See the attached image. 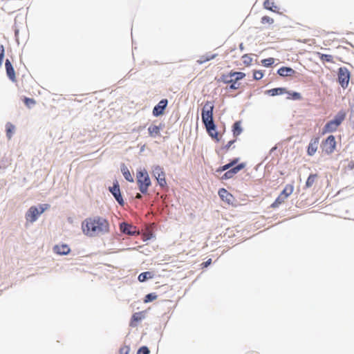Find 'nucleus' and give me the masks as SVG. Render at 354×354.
<instances>
[{"mask_svg":"<svg viewBox=\"0 0 354 354\" xmlns=\"http://www.w3.org/2000/svg\"><path fill=\"white\" fill-rule=\"evenodd\" d=\"M82 228L84 234L92 237L107 233L109 225L105 218L95 216L86 219L82 224Z\"/></svg>","mask_w":354,"mask_h":354,"instance_id":"1","label":"nucleus"},{"mask_svg":"<svg viewBox=\"0 0 354 354\" xmlns=\"http://www.w3.org/2000/svg\"><path fill=\"white\" fill-rule=\"evenodd\" d=\"M213 104L210 102H207L203 108L201 118L209 136L212 138H217L218 133L213 119Z\"/></svg>","mask_w":354,"mask_h":354,"instance_id":"2","label":"nucleus"},{"mask_svg":"<svg viewBox=\"0 0 354 354\" xmlns=\"http://www.w3.org/2000/svg\"><path fill=\"white\" fill-rule=\"evenodd\" d=\"M137 183L142 194H147L148 187L151 185V180L145 169L140 170L137 174Z\"/></svg>","mask_w":354,"mask_h":354,"instance_id":"3","label":"nucleus"},{"mask_svg":"<svg viewBox=\"0 0 354 354\" xmlns=\"http://www.w3.org/2000/svg\"><path fill=\"white\" fill-rule=\"evenodd\" d=\"M45 209L46 208L41 206L39 209L35 206L30 207L26 214V221L30 223L35 222L37 220L38 216L41 214L45 211Z\"/></svg>","mask_w":354,"mask_h":354,"instance_id":"4","label":"nucleus"},{"mask_svg":"<svg viewBox=\"0 0 354 354\" xmlns=\"http://www.w3.org/2000/svg\"><path fill=\"white\" fill-rule=\"evenodd\" d=\"M350 80V73L345 67H341L338 71V80L339 84L345 88L348 86Z\"/></svg>","mask_w":354,"mask_h":354,"instance_id":"5","label":"nucleus"},{"mask_svg":"<svg viewBox=\"0 0 354 354\" xmlns=\"http://www.w3.org/2000/svg\"><path fill=\"white\" fill-rule=\"evenodd\" d=\"M336 145L335 138L333 136H329L322 143V149L326 153H331Z\"/></svg>","mask_w":354,"mask_h":354,"instance_id":"6","label":"nucleus"},{"mask_svg":"<svg viewBox=\"0 0 354 354\" xmlns=\"http://www.w3.org/2000/svg\"><path fill=\"white\" fill-rule=\"evenodd\" d=\"M109 192L112 194L115 201L120 205H123L124 204V200L121 195L120 186L118 185V181L113 183V185L109 188Z\"/></svg>","mask_w":354,"mask_h":354,"instance_id":"7","label":"nucleus"},{"mask_svg":"<svg viewBox=\"0 0 354 354\" xmlns=\"http://www.w3.org/2000/svg\"><path fill=\"white\" fill-rule=\"evenodd\" d=\"M245 166V163L242 162L231 168L223 175L222 179L226 180L232 178L236 174H237L239 171L243 169Z\"/></svg>","mask_w":354,"mask_h":354,"instance_id":"8","label":"nucleus"},{"mask_svg":"<svg viewBox=\"0 0 354 354\" xmlns=\"http://www.w3.org/2000/svg\"><path fill=\"white\" fill-rule=\"evenodd\" d=\"M167 104L168 100L167 99L161 100L159 103L154 106L153 109V115L156 117L162 115L167 107Z\"/></svg>","mask_w":354,"mask_h":354,"instance_id":"9","label":"nucleus"},{"mask_svg":"<svg viewBox=\"0 0 354 354\" xmlns=\"http://www.w3.org/2000/svg\"><path fill=\"white\" fill-rule=\"evenodd\" d=\"M53 250L55 253L59 255H66L71 252L69 246L66 244L56 245Z\"/></svg>","mask_w":354,"mask_h":354,"instance_id":"10","label":"nucleus"},{"mask_svg":"<svg viewBox=\"0 0 354 354\" xmlns=\"http://www.w3.org/2000/svg\"><path fill=\"white\" fill-rule=\"evenodd\" d=\"M5 67H6V74H7L8 77H9V79L10 80H12V82H15V79H16L15 69L12 66V63L10 62V61L8 59H7L6 60Z\"/></svg>","mask_w":354,"mask_h":354,"instance_id":"11","label":"nucleus"},{"mask_svg":"<svg viewBox=\"0 0 354 354\" xmlns=\"http://www.w3.org/2000/svg\"><path fill=\"white\" fill-rule=\"evenodd\" d=\"M135 229L136 227L134 226L127 223L123 222L120 223V230L124 234L133 235L136 233Z\"/></svg>","mask_w":354,"mask_h":354,"instance_id":"12","label":"nucleus"},{"mask_svg":"<svg viewBox=\"0 0 354 354\" xmlns=\"http://www.w3.org/2000/svg\"><path fill=\"white\" fill-rule=\"evenodd\" d=\"M277 73L281 77L292 76L295 73V71L290 67L283 66L278 70Z\"/></svg>","mask_w":354,"mask_h":354,"instance_id":"13","label":"nucleus"},{"mask_svg":"<svg viewBox=\"0 0 354 354\" xmlns=\"http://www.w3.org/2000/svg\"><path fill=\"white\" fill-rule=\"evenodd\" d=\"M218 194L223 201L230 203L232 199V195L230 194L226 189L222 188L218 191Z\"/></svg>","mask_w":354,"mask_h":354,"instance_id":"14","label":"nucleus"},{"mask_svg":"<svg viewBox=\"0 0 354 354\" xmlns=\"http://www.w3.org/2000/svg\"><path fill=\"white\" fill-rule=\"evenodd\" d=\"M319 141L317 139H315L314 140H311L308 147V154L309 156H313L315 154L317 149Z\"/></svg>","mask_w":354,"mask_h":354,"instance_id":"15","label":"nucleus"},{"mask_svg":"<svg viewBox=\"0 0 354 354\" xmlns=\"http://www.w3.org/2000/svg\"><path fill=\"white\" fill-rule=\"evenodd\" d=\"M346 112L344 111H340L335 116L334 119L332 120L333 123H335L337 126H339L342 121L345 119Z\"/></svg>","mask_w":354,"mask_h":354,"instance_id":"16","label":"nucleus"},{"mask_svg":"<svg viewBox=\"0 0 354 354\" xmlns=\"http://www.w3.org/2000/svg\"><path fill=\"white\" fill-rule=\"evenodd\" d=\"M266 93L271 96H275L286 93V90L285 88H275L266 91Z\"/></svg>","mask_w":354,"mask_h":354,"instance_id":"17","label":"nucleus"},{"mask_svg":"<svg viewBox=\"0 0 354 354\" xmlns=\"http://www.w3.org/2000/svg\"><path fill=\"white\" fill-rule=\"evenodd\" d=\"M121 171L124 177V178L129 182H133V178L131 176L129 170L125 166V165L122 164L121 165Z\"/></svg>","mask_w":354,"mask_h":354,"instance_id":"18","label":"nucleus"},{"mask_svg":"<svg viewBox=\"0 0 354 354\" xmlns=\"http://www.w3.org/2000/svg\"><path fill=\"white\" fill-rule=\"evenodd\" d=\"M6 136L8 138V140L11 139V138L13 136V133L15 130V127L10 122H8L6 124Z\"/></svg>","mask_w":354,"mask_h":354,"instance_id":"19","label":"nucleus"},{"mask_svg":"<svg viewBox=\"0 0 354 354\" xmlns=\"http://www.w3.org/2000/svg\"><path fill=\"white\" fill-rule=\"evenodd\" d=\"M338 126H337L332 120L329 121L326 124L324 128V132H333L337 129Z\"/></svg>","mask_w":354,"mask_h":354,"instance_id":"20","label":"nucleus"},{"mask_svg":"<svg viewBox=\"0 0 354 354\" xmlns=\"http://www.w3.org/2000/svg\"><path fill=\"white\" fill-rule=\"evenodd\" d=\"M160 128L156 125H150L148 128L149 133L152 137H156L160 133Z\"/></svg>","mask_w":354,"mask_h":354,"instance_id":"21","label":"nucleus"},{"mask_svg":"<svg viewBox=\"0 0 354 354\" xmlns=\"http://www.w3.org/2000/svg\"><path fill=\"white\" fill-rule=\"evenodd\" d=\"M294 187L292 185H287L280 194L287 198L293 192Z\"/></svg>","mask_w":354,"mask_h":354,"instance_id":"22","label":"nucleus"},{"mask_svg":"<svg viewBox=\"0 0 354 354\" xmlns=\"http://www.w3.org/2000/svg\"><path fill=\"white\" fill-rule=\"evenodd\" d=\"M153 274L151 272H144L139 274L138 280L140 282H144L149 279H151L153 277Z\"/></svg>","mask_w":354,"mask_h":354,"instance_id":"23","label":"nucleus"},{"mask_svg":"<svg viewBox=\"0 0 354 354\" xmlns=\"http://www.w3.org/2000/svg\"><path fill=\"white\" fill-rule=\"evenodd\" d=\"M216 56H217V54H212V55L207 54L204 56H202L201 58L197 61V62L199 64H202L205 63V62H207V61L214 59Z\"/></svg>","mask_w":354,"mask_h":354,"instance_id":"24","label":"nucleus"},{"mask_svg":"<svg viewBox=\"0 0 354 354\" xmlns=\"http://www.w3.org/2000/svg\"><path fill=\"white\" fill-rule=\"evenodd\" d=\"M233 134L234 136L240 135L242 132V128L241 127V122L237 121L233 124Z\"/></svg>","mask_w":354,"mask_h":354,"instance_id":"25","label":"nucleus"},{"mask_svg":"<svg viewBox=\"0 0 354 354\" xmlns=\"http://www.w3.org/2000/svg\"><path fill=\"white\" fill-rule=\"evenodd\" d=\"M237 161H238L237 159H234L231 162L226 164V165L222 166L221 167H220L219 169H218L217 171L221 172V171H224L226 170L228 171L231 167H232V166H234L237 162Z\"/></svg>","mask_w":354,"mask_h":354,"instance_id":"26","label":"nucleus"},{"mask_svg":"<svg viewBox=\"0 0 354 354\" xmlns=\"http://www.w3.org/2000/svg\"><path fill=\"white\" fill-rule=\"evenodd\" d=\"M153 175L154 177H159L160 175L165 176L163 169L159 165L154 166L153 168Z\"/></svg>","mask_w":354,"mask_h":354,"instance_id":"27","label":"nucleus"},{"mask_svg":"<svg viewBox=\"0 0 354 354\" xmlns=\"http://www.w3.org/2000/svg\"><path fill=\"white\" fill-rule=\"evenodd\" d=\"M317 178V175L316 174H310L307 180H306V187L307 188H309L310 187H312V185L314 184V183L315 182L316 179Z\"/></svg>","mask_w":354,"mask_h":354,"instance_id":"28","label":"nucleus"},{"mask_svg":"<svg viewBox=\"0 0 354 354\" xmlns=\"http://www.w3.org/2000/svg\"><path fill=\"white\" fill-rule=\"evenodd\" d=\"M264 7L266 9L270 10L271 11L274 12L275 10L274 9L277 8V6H274V3L273 0H266L264 3Z\"/></svg>","mask_w":354,"mask_h":354,"instance_id":"29","label":"nucleus"},{"mask_svg":"<svg viewBox=\"0 0 354 354\" xmlns=\"http://www.w3.org/2000/svg\"><path fill=\"white\" fill-rule=\"evenodd\" d=\"M245 76V73L242 72H233L231 73V77L234 79L235 82L237 81L242 80Z\"/></svg>","mask_w":354,"mask_h":354,"instance_id":"30","label":"nucleus"},{"mask_svg":"<svg viewBox=\"0 0 354 354\" xmlns=\"http://www.w3.org/2000/svg\"><path fill=\"white\" fill-rule=\"evenodd\" d=\"M286 198H284V196H281V194H279V196L277 198L275 201L272 204V207H277L280 204L283 203Z\"/></svg>","mask_w":354,"mask_h":354,"instance_id":"31","label":"nucleus"},{"mask_svg":"<svg viewBox=\"0 0 354 354\" xmlns=\"http://www.w3.org/2000/svg\"><path fill=\"white\" fill-rule=\"evenodd\" d=\"M287 93L289 94V97H288V99H291V100H300L301 98V95L299 93H297V92H288V91H286Z\"/></svg>","mask_w":354,"mask_h":354,"instance_id":"32","label":"nucleus"},{"mask_svg":"<svg viewBox=\"0 0 354 354\" xmlns=\"http://www.w3.org/2000/svg\"><path fill=\"white\" fill-rule=\"evenodd\" d=\"M157 298V295L155 293H149L145 296L144 301L145 303L151 302Z\"/></svg>","mask_w":354,"mask_h":354,"instance_id":"33","label":"nucleus"},{"mask_svg":"<svg viewBox=\"0 0 354 354\" xmlns=\"http://www.w3.org/2000/svg\"><path fill=\"white\" fill-rule=\"evenodd\" d=\"M350 106V120L354 124V98L349 102Z\"/></svg>","mask_w":354,"mask_h":354,"instance_id":"34","label":"nucleus"},{"mask_svg":"<svg viewBox=\"0 0 354 354\" xmlns=\"http://www.w3.org/2000/svg\"><path fill=\"white\" fill-rule=\"evenodd\" d=\"M261 62L263 64V66L268 67V66H272L274 64V58L270 57V58L263 59L261 61Z\"/></svg>","mask_w":354,"mask_h":354,"instance_id":"35","label":"nucleus"},{"mask_svg":"<svg viewBox=\"0 0 354 354\" xmlns=\"http://www.w3.org/2000/svg\"><path fill=\"white\" fill-rule=\"evenodd\" d=\"M320 58L322 61H325L327 62H333V56L330 55L322 54Z\"/></svg>","mask_w":354,"mask_h":354,"instance_id":"36","label":"nucleus"},{"mask_svg":"<svg viewBox=\"0 0 354 354\" xmlns=\"http://www.w3.org/2000/svg\"><path fill=\"white\" fill-rule=\"evenodd\" d=\"M149 352L148 347L143 346L138 349L137 354H149Z\"/></svg>","mask_w":354,"mask_h":354,"instance_id":"37","label":"nucleus"},{"mask_svg":"<svg viewBox=\"0 0 354 354\" xmlns=\"http://www.w3.org/2000/svg\"><path fill=\"white\" fill-rule=\"evenodd\" d=\"M5 50L3 45H0V67L2 65L3 60L4 58Z\"/></svg>","mask_w":354,"mask_h":354,"instance_id":"38","label":"nucleus"},{"mask_svg":"<svg viewBox=\"0 0 354 354\" xmlns=\"http://www.w3.org/2000/svg\"><path fill=\"white\" fill-rule=\"evenodd\" d=\"M261 22L263 24L268 23L271 24L274 22V19L268 16H264L261 18Z\"/></svg>","mask_w":354,"mask_h":354,"instance_id":"39","label":"nucleus"},{"mask_svg":"<svg viewBox=\"0 0 354 354\" xmlns=\"http://www.w3.org/2000/svg\"><path fill=\"white\" fill-rule=\"evenodd\" d=\"M263 74L261 71H254V75H253L254 79H255L257 80H261L263 77Z\"/></svg>","mask_w":354,"mask_h":354,"instance_id":"40","label":"nucleus"},{"mask_svg":"<svg viewBox=\"0 0 354 354\" xmlns=\"http://www.w3.org/2000/svg\"><path fill=\"white\" fill-rule=\"evenodd\" d=\"M243 59L244 64H245L246 65L250 64V63L252 61V59L247 54H245L243 56Z\"/></svg>","mask_w":354,"mask_h":354,"instance_id":"41","label":"nucleus"},{"mask_svg":"<svg viewBox=\"0 0 354 354\" xmlns=\"http://www.w3.org/2000/svg\"><path fill=\"white\" fill-rule=\"evenodd\" d=\"M231 77V73L229 75H223L221 77V80L224 83L229 84V81Z\"/></svg>","mask_w":354,"mask_h":354,"instance_id":"42","label":"nucleus"},{"mask_svg":"<svg viewBox=\"0 0 354 354\" xmlns=\"http://www.w3.org/2000/svg\"><path fill=\"white\" fill-rule=\"evenodd\" d=\"M142 319L140 313H135L132 316V321L138 322Z\"/></svg>","mask_w":354,"mask_h":354,"instance_id":"43","label":"nucleus"},{"mask_svg":"<svg viewBox=\"0 0 354 354\" xmlns=\"http://www.w3.org/2000/svg\"><path fill=\"white\" fill-rule=\"evenodd\" d=\"M25 104L29 106L30 104H35V101L33 99L26 97Z\"/></svg>","mask_w":354,"mask_h":354,"instance_id":"44","label":"nucleus"},{"mask_svg":"<svg viewBox=\"0 0 354 354\" xmlns=\"http://www.w3.org/2000/svg\"><path fill=\"white\" fill-rule=\"evenodd\" d=\"M158 183L159 185L162 187H165L167 184L165 177H162V178L158 179Z\"/></svg>","mask_w":354,"mask_h":354,"instance_id":"45","label":"nucleus"},{"mask_svg":"<svg viewBox=\"0 0 354 354\" xmlns=\"http://www.w3.org/2000/svg\"><path fill=\"white\" fill-rule=\"evenodd\" d=\"M239 84H237V82H233L232 84L230 86V89L234 90L239 88Z\"/></svg>","mask_w":354,"mask_h":354,"instance_id":"46","label":"nucleus"},{"mask_svg":"<svg viewBox=\"0 0 354 354\" xmlns=\"http://www.w3.org/2000/svg\"><path fill=\"white\" fill-rule=\"evenodd\" d=\"M211 263H212V259H209L207 261L204 262L203 264L205 268H207V266H209L211 264Z\"/></svg>","mask_w":354,"mask_h":354,"instance_id":"47","label":"nucleus"},{"mask_svg":"<svg viewBox=\"0 0 354 354\" xmlns=\"http://www.w3.org/2000/svg\"><path fill=\"white\" fill-rule=\"evenodd\" d=\"M129 353V348H124L120 349V354H128Z\"/></svg>","mask_w":354,"mask_h":354,"instance_id":"48","label":"nucleus"},{"mask_svg":"<svg viewBox=\"0 0 354 354\" xmlns=\"http://www.w3.org/2000/svg\"><path fill=\"white\" fill-rule=\"evenodd\" d=\"M234 142V140H231V141H230V142L227 143V145H226V148H227V149H228V148H230V146H231Z\"/></svg>","mask_w":354,"mask_h":354,"instance_id":"49","label":"nucleus"},{"mask_svg":"<svg viewBox=\"0 0 354 354\" xmlns=\"http://www.w3.org/2000/svg\"><path fill=\"white\" fill-rule=\"evenodd\" d=\"M142 194H140V193H137L136 196V198H138V199H141L142 198Z\"/></svg>","mask_w":354,"mask_h":354,"instance_id":"50","label":"nucleus"},{"mask_svg":"<svg viewBox=\"0 0 354 354\" xmlns=\"http://www.w3.org/2000/svg\"><path fill=\"white\" fill-rule=\"evenodd\" d=\"M239 49L243 51L244 50V46H243V44L241 43L239 45Z\"/></svg>","mask_w":354,"mask_h":354,"instance_id":"51","label":"nucleus"},{"mask_svg":"<svg viewBox=\"0 0 354 354\" xmlns=\"http://www.w3.org/2000/svg\"><path fill=\"white\" fill-rule=\"evenodd\" d=\"M233 82H234V79L232 77H230L229 84H232L233 83Z\"/></svg>","mask_w":354,"mask_h":354,"instance_id":"52","label":"nucleus"},{"mask_svg":"<svg viewBox=\"0 0 354 354\" xmlns=\"http://www.w3.org/2000/svg\"><path fill=\"white\" fill-rule=\"evenodd\" d=\"M162 177H165V176H162V175H160L159 177H155L157 180V181L158 180V179L160 178H162Z\"/></svg>","mask_w":354,"mask_h":354,"instance_id":"53","label":"nucleus"}]
</instances>
